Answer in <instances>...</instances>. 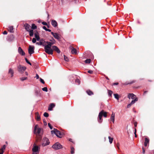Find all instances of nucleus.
I'll return each mask as SVG.
<instances>
[{"mask_svg": "<svg viewBox=\"0 0 154 154\" xmlns=\"http://www.w3.org/2000/svg\"><path fill=\"white\" fill-rule=\"evenodd\" d=\"M40 40V43H41V45L44 46V50L45 52L48 54H52V51L49 49L51 48V47L53 45L54 42H45V40L42 39Z\"/></svg>", "mask_w": 154, "mask_h": 154, "instance_id": "nucleus-1", "label": "nucleus"}, {"mask_svg": "<svg viewBox=\"0 0 154 154\" xmlns=\"http://www.w3.org/2000/svg\"><path fill=\"white\" fill-rule=\"evenodd\" d=\"M34 133L36 134L37 137L36 141L37 142L40 141L42 139L41 136L43 133V129L39 128L38 125H36L34 128Z\"/></svg>", "mask_w": 154, "mask_h": 154, "instance_id": "nucleus-2", "label": "nucleus"}, {"mask_svg": "<svg viewBox=\"0 0 154 154\" xmlns=\"http://www.w3.org/2000/svg\"><path fill=\"white\" fill-rule=\"evenodd\" d=\"M107 112H105L103 110H102L99 112L98 118V121L99 123H100L102 122V117L103 116L105 118L107 117Z\"/></svg>", "mask_w": 154, "mask_h": 154, "instance_id": "nucleus-3", "label": "nucleus"}, {"mask_svg": "<svg viewBox=\"0 0 154 154\" xmlns=\"http://www.w3.org/2000/svg\"><path fill=\"white\" fill-rule=\"evenodd\" d=\"M40 147L36 145H34L32 149V153L33 154H39Z\"/></svg>", "mask_w": 154, "mask_h": 154, "instance_id": "nucleus-4", "label": "nucleus"}, {"mask_svg": "<svg viewBox=\"0 0 154 154\" xmlns=\"http://www.w3.org/2000/svg\"><path fill=\"white\" fill-rule=\"evenodd\" d=\"M48 50H50L52 51V54H49L52 55L53 54V52L54 50L56 51L58 53H60V52L59 49L56 46H51V48H49Z\"/></svg>", "mask_w": 154, "mask_h": 154, "instance_id": "nucleus-5", "label": "nucleus"}, {"mask_svg": "<svg viewBox=\"0 0 154 154\" xmlns=\"http://www.w3.org/2000/svg\"><path fill=\"white\" fill-rule=\"evenodd\" d=\"M60 131L54 128L53 130H52L51 131V133L52 134H54L56 135L57 137L61 138V136L59 135V134L60 133Z\"/></svg>", "mask_w": 154, "mask_h": 154, "instance_id": "nucleus-6", "label": "nucleus"}, {"mask_svg": "<svg viewBox=\"0 0 154 154\" xmlns=\"http://www.w3.org/2000/svg\"><path fill=\"white\" fill-rule=\"evenodd\" d=\"M26 68L25 66H22L21 65L18 66L17 69L18 71L20 73L23 72L25 70Z\"/></svg>", "mask_w": 154, "mask_h": 154, "instance_id": "nucleus-7", "label": "nucleus"}, {"mask_svg": "<svg viewBox=\"0 0 154 154\" xmlns=\"http://www.w3.org/2000/svg\"><path fill=\"white\" fill-rule=\"evenodd\" d=\"M51 33L55 38L57 39L58 40H60L61 38L60 36L58 33H54L53 32H51Z\"/></svg>", "mask_w": 154, "mask_h": 154, "instance_id": "nucleus-8", "label": "nucleus"}, {"mask_svg": "<svg viewBox=\"0 0 154 154\" xmlns=\"http://www.w3.org/2000/svg\"><path fill=\"white\" fill-rule=\"evenodd\" d=\"M28 52L29 54L31 55L34 52V47L32 46H29L28 49Z\"/></svg>", "mask_w": 154, "mask_h": 154, "instance_id": "nucleus-9", "label": "nucleus"}, {"mask_svg": "<svg viewBox=\"0 0 154 154\" xmlns=\"http://www.w3.org/2000/svg\"><path fill=\"white\" fill-rule=\"evenodd\" d=\"M52 147L54 149L57 150L63 148L62 145H53Z\"/></svg>", "mask_w": 154, "mask_h": 154, "instance_id": "nucleus-10", "label": "nucleus"}, {"mask_svg": "<svg viewBox=\"0 0 154 154\" xmlns=\"http://www.w3.org/2000/svg\"><path fill=\"white\" fill-rule=\"evenodd\" d=\"M18 52L22 56H24L25 54L20 47H19L18 49Z\"/></svg>", "mask_w": 154, "mask_h": 154, "instance_id": "nucleus-11", "label": "nucleus"}, {"mask_svg": "<svg viewBox=\"0 0 154 154\" xmlns=\"http://www.w3.org/2000/svg\"><path fill=\"white\" fill-rule=\"evenodd\" d=\"M24 26L25 28V29L27 31H29L30 30V28L31 27V26L30 25L28 24L27 23H25L24 25Z\"/></svg>", "mask_w": 154, "mask_h": 154, "instance_id": "nucleus-12", "label": "nucleus"}, {"mask_svg": "<svg viewBox=\"0 0 154 154\" xmlns=\"http://www.w3.org/2000/svg\"><path fill=\"white\" fill-rule=\"evenodd\" d=\"M50 143L49 140L47 138H45L43 139V143L42 144H49Z\"/></svg>", "mask_w": 154, "mask_h": 154, "instance_id": "nucleus-13", "label": "nucleus"}, {"mask_svg": "<svg viewBox=\"0 0 154 154\" xmlns=\"http://www.w3.org/2000/svg\"><path fill=\"white\" fill-rule=\"evenodd\" d=\"M128 97L129 99L131 98L132 99H134L136 98V96L133 94H129L128 95Z\"/></svg>", "mask_w": 154, "mask_h": 154, "instance_id": "nucleus-14", "label": "nucleus"}, {"mask_svg": "<svg viewBox=\"0 0 154 154\" xmlns=\"http://www.w3.org/2000/svg\"><path fill=\"white\" fill-rule=\"evenodd\" d=\"M35 119L37 121H39L41 120L40 116L38 112H36L35 113Z\"/></svg>", "mask_w": 154, "mask_h": 154, "instance_id": "nucleus-15", "label": "nucleus"}, {"mask_svg": "<svg viewBox=\"0 0 154 154\" xmlns=\"http://www.w3.org/2000/svg\"><path fill=\"white\" fill-rule=\"evenodd\" d=\"M8 74L9 75H11V77H12L14 75V70L11 68L9 69L8 72Z\"/></svg>", "mask_w": 154, "mask_h": 154, "instance_id": "nucleus-16", "label": "nucleus"}, {"mask_svg": "<svg viewBox=\"0 0 154 154\" xmlns=\"http://www.w3.org/2000/svg\"><path fill=\"white\" fill-rule=\"evenodd\" d=\"M34 35L35 38L38 41H39V40H41L40 39V38L39 37V33L37 32L35 33Z\"/></svg>", "mask_w": 154, "mask_h": 154, "instance_id": "nucleus-17", "label": "nucleus"}, {"mask_svg": "<svg viewBox=\"0 0 154 154\" xmlns=\"http://www.w3.org/2000/svg\"><path fill=\"white\" fill-rule=\"evenodd\" d=\"M6 148V146L5 145H4L0 149V154H3L4 152V150Z\"/></svg>", "mask_w": 154, "mask_h": 154, "instance_id": "nucleus-18", "label": "nucleus"}, {"mask_svg": "<svg viewBox=\"0 0 154 154\" xmlns=\"http://www.w3.org/2000/svg\"><path fill=\"white\" fill-rule=\"evenodd\" d=\"M51 24L54 27H56L57 25V23L56 21L54 20H52L51 21Z\"/></svg>", "mask_w": 154, "mask_h": 154, "instance_id": "nucleus-19", "label": "nucleus"}, {"mask_svg": "<svg viewBox=\"0 0 154 154\" xmlns=\"http://www.w3.org/2000/svg\"><path fill=\"white\" fill-rule=\"evenodd\" d=\"M55 106V104L54 103H51L50 105L48 107V110L50 111L52 110L53 108Z\"/></svg>", "mask_w": 154, "mask_h": 154, "instance_id": "nucleus-20", "label": "nucleus"}, {"mask_svg": "<svg viewBox=\"0 0 154 154\" xmlns=\"http://www.w3.org/2000/svg\"><path fill=\"white\" fill-rule=\"evenodd\" d=\"M115 114L113 113V112L111 115L110 117V120L112 121L113 123H114L115 121Z\"/></svg>", "mask_w": 154, "mask_h": 154, "instance_id": "nucleus-21", "label": "nucleus"}, {"mask_svg": "<svg viewBox=\"0 0 154 154\" xmlns=\"http://www.w3.org/2000/svg\"><path fill=\"white\" fill-rule=\"evenodd\" d=\"M86 93L89 95H91L94 94V93L90 90H88L86 91Z\"/></svg>", "mask_w": 154, "mask_h": 154, "instance_id": "nucleus-22", "label": "nucleus"}, {"mask_svg": "<svg viewBox=\"0 0 154 154\" xmlns=\"http://www.w3.org/2000/svg\"><path fill=\"white\" fill-rule=\"evenodd\" d=\"M71 49H72V50H71L72 53V54H76L77 53L76 49L75 48H74L72 47Z\"/></svg>", "mask_w": 154, "mask_h": 154, "instance_id": "nucleus-23", "label": "nucleus"}, {"mask_svg": "<svg viewBox=\"0 0 154 154\" xmlns=\"http://www.w3.org/2000/svg\"><path fill=\"white\" fill-rule=\"evenodd\" d=\"M149 139L148 138L146 137L145 138L144 144H148L149 143Z\"/></svg>", "mask_w": 154, "mask_h": 154, "instance_id": "nucleus-24", "label": "nucleus"}, {"mask_svg": "<svg viewBox=\"0 0 154 154\" xmlns=\"http://www.w3.org/2000/svg\"><path fill=\"white\" fill-rule=\"evenodd\" d=\"M8 31L11 32H13V26H9L8 27Z\"/></svg>", "mask_w": 154, "mask_h": 154, "instance_id": "nucleus-25", "label": "nucleus"}, {"mask_svg": "<svg viewBox=\"0 0 154 154\" xmlns=\"http://www.w3.org/2000/svg\"><path fill=\"white\" fill-rule=\"evenodd\" d=\"M135 82H136V81L135 80H133L130 82H125V83H124V84L125 85H129V84H132L133 83H135Z\"/></svg>", "mask_w": 154, "mask_h": 154, "instance_id": "nucleus-26", "label": "nucleus"}, {"mask_svg": "<svg viewBox=\"0 0 154 154\" xmlns=\"http://www.w3.org/2000/svg\"><path fill=\"white\" fill-rule=\"evenodd\" d=\"M29 32V35L31 37H32L34 34L33 31V30H30L28 31Z\"/></svg>", "mask_w": 154, "mask_h": 154, "instance_id": "nucleus-27", "label": "nucleus"}, {"mask_svg": "<svg viewBox=\"0 0 154 154\" xmlns=\"http://www.w3.org/2000/svg\"><path fill=\"white\" fill-rule=\"evenodd\" d=\"M108 138L109 139V143L111 144L112 143V142L113 140V138L112 137L110 136H109L108 137Z\"/></svg>", "mask_w": 154, "mask_h": 154, "instance_id": "nucleus-28", "label": "nucleus"}, {"mask_svg": "<svg viewBox=\"0 0 154 154\" xmlns=\"http://www.w3.org/2000/svg\"><path fill=\"white\" fill-rule=\"evenodd\" d=\"M138 100V99L137 98H136L135 99L133 100H132L131 102V104L132 105L134 104L136 101H137Z\"/></svg>", "mask_w": 154, "mask_h": 154, "instance_id": "nucleus-29", "label": "nucleus"}, {"mask_svg": "<svg viewBox=\"0 0 154 154\" xmlns=\"http://www.w3.org/2000/svg\"><path fill=\"white\" fill-rule=\"evenodd\" d=\"M37 28V26H36L34 24H32V25L31 28L32 29H36Z\"/></svg>", "mask_w": 154, "mask_h": 154, "instance_id": "nucleus-30", "label": "nucleus"}, {"mask_svg": "<svg viewBox=\"0 0 154 154\" xmlns=\"http://www.w3.org/2000/svg\"><path fill=\"white\" fill-rule=\"evenodd\" d=\"M40 91H38V90H35V95L36 96H38L40 95Z\"/></svg>", "mask_w": 154, "mask_h": 154, "instance_id": "nucleus-31", "label": "nucleus"}, {"mask_svg": "<svg viewBox=\"0 0 154 154\" xmlns=\"http://www.w3.org/2000/svg\"><path fill=\"white\" fill-rule=\"evenodd\" d=\"M112 93H113V92L112 91L110 90H108V95L109 96L111 97L112 95Z\"/></svg>", "mask_w": 154, "mask_h": 154, "instance_id": "nucleus-32", "label": "nucleus"}, {"mask_svg": "<svg viewBox=\"0 0 154 154\" xmlns=\"http://www.w3.org/2000/svg\"><path fill=\"white\" fill-rule=\"evenodd\" d=\"M71 153L72 154H74L75 152H74L75 149H74V148L73 147H71Z\"/></svg>", "mask_w": 154, "mask_h": 154, "instance_id": "nucleus-33", "label": "nucleus"}, {"mask_svg": "<svg viewBox=\"0 0 154 154\" xmlns=\"http://www.w3.org/2000/svg\"><path fill=\"white\" fill-rule=\"evenodd\" d=\"M27 79V77H23L20 78V79L21 81H23Z\"/></svg>", "mask_w": 154, "mask_h": 154, "instance_id": "nucleus-34", "label": "nucleus"}, {"mask_svg": "<svg viewBox=\"0 0 154 154\" xmlns=\"http://www.w3.org/2000/svg\"><path fill=\"white\" fill-rule=\"evenodd\" d=\"M114 96L115 97L116 99L117 100L119 99V95L117 94H114Z\"/></svg>", "mask_w": 154, "mask_h": 154, "instance_id": "nucleus-35", "label": "nucleus"}, {"mask_svg": "<svg viewBox=\"0 0 154 154\" xmlns=\"http://www.w3.org/2000/svg\"><path fill=\"white\" fill-rule=\"evenodd\" d=\"M91 60L90 59H87L85 61V62L86 63H90Z\"/></svg>", "mask_w": 154, "mask_h": 154, "instance_id": "nucleus-36", "label": "nucleus"}, {"mask_svg": "<svg viewBox=\"0 0 154 154\" xmlns=\"http://www.w3.org/2000/svg\"><path fill=\"white\" fill-rule=\"evenodd\" d=\"M43 115L45 117H48V116H49L48 114L46 112H45L44 113Z\"/></svg>", "mask_w": 154, "mask_h": 154, "instance_id": "nucleus-37", "label": "nucleus"}, {"mask_svg": "<svg viewBox=\"0 0 154 154\" xmlns=\"http://www.w3.org/2000/svg\"><path fill=\"white\" fill-rule=\"evenodd\" d=\"M64 60L66 61H68L69 60V59L65 55L64 56Z\"/></svg>", "mask_w": 154, "mask_h": 154, "instance_id": "nucleus-38", "label": "nucleus"}, {"mask_svg": "<svg viewBox=\"0 0 154 154\" xmlns=\"http://www.w3.org/2000/svg\"><path fill=\"white\" fill-rule=\"evenodd\" d=\"M75 82H76V83H78V85H79L80 84V81L78 79H76L75 80Z\"/></svg>", "mask_w": 154, "mask_h": 154, "instance_id": "nucleus-39", "label": "nucleus"}, {"mask_svg": "<svg viewBox=\"0 0 154 154\" xmlns=\"http://www.w3.org/2000/svg\"><path fill=\"white\" fill-rule=\"evenodd\" d=\"M42 89L43 91H45L46 92H47L48 91L47 88L46 87L43 88Z\"/></svg>", "mask_w": 154, "mask_h": 154, "instance_id": "nucleus-40", "label": "nucleus"}, {"mask_svg": "<svg viewBox=\"0 0 154 154\" xmlns=\"http://www.w3.org/2000/svg\"><path fill=\"white\" fill-rule=\"evenodd\" d=\"M40 81L41 83L43 84L45 83V81L42 79L41 78H40Z\"/></svg>", "mask_w": 154, "mask_h": 154, "instance_id": "nucleus-41", "label": "nucleus"}, {"mask_svg": "<svg viewBox=\"0 0 154 154\" xmlns=\"http://www.w3.org/2000/svg\"><path fill=\"white\" fill-rule=\"evenodd\" d=\"M43 122L44 123V125L45 126H46L47 125V123L46 122V120L45 119H43Z\"/></svg>", "mask_w": 154, "mask_h": 154, "instance_id": "nucleus-42", "label": "nucleus"}, {"mask_svg": "<svg viewBox=\"0 0 154 154\" xmlns=\"http://www.w3.org/2000/svg\"><path fill=\"white\" fill-rule=\"evenodd\" d=\"M36 41V39L35 38H33L32 39V42L33 43H35Z\"/></svg>", "mask_w": 154, "mask_h": 154, "instance_id": "nucleus-43", "label": "nucleus"}, {"mask_svg": "<svg viewBox=\"0 0 154 154\" xmlns=\"http://www.w3.org/2000/svg\"><path fill=\"white\" fill-rule=\"evenodd\" d=\"M48 125L51 129H52L53 127L51 125V124L50 123H48Z\"/></svg>", "mask_w": 154, "mask_h": 154, "instance_id": "nucleus-44", "label": "nucleus"}, {"mask_svg": "<svg viewBox=\"0 0 154 154\" xmlns=\"http://www.w3.org/2000/svg\"><path fill=\"white\" fill-rule=\"evenodd\" d=\"M69 140L70 142H72V143H73V144H75V141H73V139H70Z\"/></svg>", "mask_w": 154, "mask_h": 154, "instance_id": "nucleus-45", "label": "nucleus"}, {"mask_svg": "<svg viewBox=\"0 0 154 154\" xmlns=\"http://www.w3.org/2000/svg\"><path fill=\"white\" fill-rule=\"evenodd\" d=\"M88 73L91 74H92L93 72V71L92 70H88Z\"/></svg>", "mask_w": 154, "mask_h": 154, "instance_id": "nucleus-46", "label": "nucleus"}, {"mask_svg": "<svg viewBox=\"0 0 154 154\" xmlns=\"http://www.w3.org/2000/svg\"><path fill=\"white\" fill-rule=\"evenodd\" d=\"M39 42H36V44L38 45H41V43H40V40H39Z\"/></svg>", "mask_w": 154, "mask_h": 154, "instance_id": "nucleus-47", "label": "nucleus"}, {"mask_svg": "<svg viewBox=\"0 0 154 154\" xmlns=\"http://www.w3.org/2000/svg\"><path fill=\"white\" fill-rule=\"evenodd\" d=\"M42 23L43 25H47V23L46 22H42Z\"/></svg>", "mask_w": 154, "mask_h": 154, "instance_id": "nucleus-48", "label": "nucleus"}, {"mask_svg": "<svg viewBox=\"0 0 154 154\" xmlns=\"http://www.w3.org/2000/svg\"><path fill=\"white\" fill-rule=\"evenodd\" d=\"M63 135V133H61L60 132V134H59V135L61 136V138Z\"/></svg>", "mask_w": 154, "mask_h": 154, "instance_id": "nucleus-49", "label": "nucleus"}, {"mask_svg": "<svg viewBox=\"0 0 154 154\" xmlns=\"http://www.w3.org/2000/svg\"><path fill=\"white\" fill-rule=\"evenodd\" d=\"M132 105L131 104V103L129 104L127 106V107L128 108H130Z\"/></svg>", "mask_w": 154, "mask_h": 154, "instance_id": "nucleus-50", "label": "nucleus"}, {"mask_svg": "<svg viewBox=\"0 0 154 154\" xmlns=\"http://www.w3.org/2000/svg\"><path fill=\"white\" fill-rule=\"evenodd\" d=\"M134 127H136L137 126V122H134Z\"/></svg>", "mask_w": 154, "mask_h": 154, "instance_id": "nucleus-51", "label": "nucleus"}, {"mask_svg": "<svg viewBox=\"0 0 154 154\" xmlns=\"http://www.w3.org/2000/svg\"><path fill=\"white\" fill-rule=\"evenodd\" d=\"M25 59L26 61V63H29V61L27 59V58H25Z\"/></svg>", "mask_w": 154, "mask_h": 154, "instance_id": "nucleus-52", "label": "nucleus"}, {"mask_svg": "<svg viewBox=\"0 0 154 154\" xmlns=\"http://www.w3.org/2000/svg\"><path fill=\"white\" fill-rule=\"evenodd\" d=\"M119 84V83L118 82L114 83L112 84V85H117Z\"/></svg>", "mask_w": 154, "mask_h": 154, "instance_id": "nucleus-53", "label": "nucleus"}, {"mask_svg": "<svg viewBox=\"0 0 154 154\" xmlns=\"http://www.w3.org/2000/svg\"><path fill=\"white\" fill-rule=\"evenodd\" d=\"M142 150H143V154H144L145 152V149L144 147H142Z\"/></svg>", "mask_w": 154, "mask_h": 154, "instance_id": "nucleus-54", "label": "nucleus"}, {"mask_svg": "<svg viewBox=\"0 0 154 154\" xmlns=\"http://www.w3.org/2000/svg\"><path fill=\"white\" fill-rule=\"evenodd\" d=\"M7 34V32L6 31H5L3 32V34L4 35H6Z\"/></svg>", "mask_w": 154, "mask_h": 154, "instance_id": "nucleus-55", "label": "nucleus"}, {"mask_svg": "<svg viewBox=\"0 0 154 154\" xmlns=\"http://www.w3.org/2000/svg\"><path fill=\"white\" fill-rule=\"evenodd\" d=\"M35 77L37 79H38L39 78V75L38 74H36Z\"/></svg>", "mask_w": 154, "mask_h": 154, "instance_id": "nucleus-56", "label": "nucleus"}, {"mask_svg": "<svg viewBox=\"0 0 154 154\" xmlns=\"http://www.w3.org/2000/svg\"><path fill=\"white\" fill-rule=\"evenodd\" d=\"M43 28L46 31V30L47 29H48L46 28V27L45 26H43Z\"/></svg>", "mask_w": 154, "mask_h": 154, "instance_id": "nucleus-57", "label": "nucleus"}, {"mask_svg": "<svg viewBox=\"0 0 154 154\" xmlns=\"http://www.w3.org/2000/svg\"><path fill=\"white\" fill-rule=\"evenodd\" d=\"M148 92V91H145L144 92V93H143V95H144L146 94V93H147Z\"/></svg>", "mask_w": 154, "mask_h": 154, "instance_id": "nucleus-58", "label": "nucleus"}, {"mask_svg": "<svg viewBox=\"0 0 154 154\" xmlns=\"http://www.w3.org/2000/svg\"><path fill=\"white\" fill-rule=\"evenodd\" d=\"M46 31H48L49 32H51V30L49 29H47L46 30Z\"/></svg>", "mask_w": 154, "mask_h": 154, "instance_id": "nucleus-59", "label": "nucleus"}, {"mask_svg": "<svg viewBox=\"0 0 154 154\" xmlns=\"http://www.w3.org/2000/svg\"><path fill=\"white\" fill-rule=\"evenodd\" d=\"M54 144L56 145V144H60L59 143H58L57 142V143H55Z\"/></svg>", "mask_w": 154, "mask_h": 154, "instance_id": "nucleus-60", "label": "nucleus"}, {"mask_svg": "<svg viewBox=\"0 0 154 154\" xmlns=\"http://www.w3.org/2000/svg\"><path fill=\"white\" fill-rule=\"evenodd\" d=\"M25 74H26V75H28V73L27 72H26L25 73Z\"/></svg>", "mask_w": 154, "mask_h": 154, "instance_id": "nucleus-61", "label": "nucleus"}, {"mask_svg": "<svg viewBox=\"0 0 154 154\" xmlns=\"http://www.w3.org/2000/svg\"><path fill=\"white\" fill-rule=\"evenodd\" d=\"M136 129H135L134 134H135V133H136Z\"/></svg>", "mask_w": 154, "mask_h": 154, "instance_id": "nucleus-62", "label": "nucleus"}, {"mask_svg": "<svg viewBox=\"0 0 154 154\" xmlns=\"http://www.w3.org/2000/svg\"><path fill=\"white\" fill-rule=\"evenodd\" d=\"M28 64H29L30 65H32V64H31V63H30V62H29V63H28Z\"/></svg>", "mask_w": 154, "mask_h": 154, "instance_id": "nucleus-63", "label": "nucleus"}, {"mask_svg": "<svg viewBox=\"0 0 154 154\" xmlns=\"http://www.w3.org/2000/svg\"><path fill=\"white\" fill-rule=\"evenodd\" d=\"M119 145H118V146H117V147H118V148L119 149Z\"/></svg>", "mask_w": 154, "mask_h": 154, "instance_id": "nucleus-64", "label": "nucleus"}]
</instances>
